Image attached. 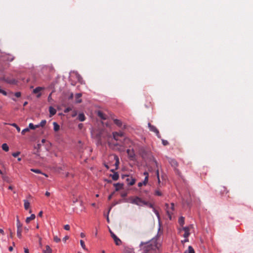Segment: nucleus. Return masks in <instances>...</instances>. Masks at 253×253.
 Segmentation results:
<instances>
[{
    "instance_id": "f257e3e1",
    "label": "nucleus",
    "mask_w": 253,
    "mask_h": 253,
    "mask_svg": "<svg viewBox=\"0 0 253 253\" xmlns=\"http://www.w3.org/2000/svg\"><path fill=\"white\" fill-rule=\"evenodd\" d=\"M113 139L116 142L112 141H108V144L110 148L112 149L117 150L119 151L122 150V147L124 146L125 141L126 139L124 138V133L120 131L119 132H113L112 133Z\"/></svg>"
},
{
    "instance_id": "f03ea898",
    "label": "nucleus",
    "mask_w": 253,
    "mask_h": 253,
    "mask_svg": "<svg viewBox=\"0 0 253 253\" xmlns=\"http://www.w3.org/2000/svg\"><path fill=\"white\" fill-rule=\"evenodd\" d=\"M161 246L158 239L153 238L146 244H143V253H157Z\"/></svg>"
},
{
    "instance_id": "7ed1b4c3",
    "label": "nucleus",
    "mask_w": 253,
    "mask_h": 253,
    "mask_svg": "<svg viewBox=\"0 0 253 253\" xmlns=\"http://www.w3.org/2000/svg\"><path fill=\"white\" fill-rule=\"evenodd\" d=\"M126 202L138 206L142 204V199L137 196L130 197L126 200Z\"/></svg>"
},
{
    "instance_id": "20e7f679",
    "label": "nucleus",
    "mask_w": 253,
    "mask_h": 253,
    "mask_svg": "<svg viewBox=\"0 0 253 253\" xmlns=\"http://www.w3.org/2000/svg\"><path fill=\"white\" fill-rule=\"evenodd\" d=\"M166 207L167 212L168 214L169 215V218H171L170 215H171V214L172 213V211L174 210V205L173 203H172L170 204V207H169V205L168 204H166Z\"/></svg>"
},
{
    "instance_id": "39448f33",
    "label": "nucleus",
    "mask_w": 253,
    "mask_h": 253,
    "mask_svg": "<svg viewBox=\"0 0 253 253\" xmlns=\"http://www.w3.org/2000/svg\"><path fill=\"white\" fill-rule=\"evenodd\" d=\"M109 232L116 245L117 246L120 245L122 244L121 240L111 230H109Z\"/></svg>"
},
{
    "instance_id": "423d86ee",
    "label": "nucleus",
    "mask_w": 253,
    "mask_h": 253,
    "mask_svg": "<svg viewBox=\"0 0 253 253\" xmlns=\"http://www.w3.org/2000/svg\"><path fill=\"white\" fill-rule=\"evenodd\" d=\"M148 127L150 131L155 132L158 138H161V135L159 131L155 126L152 125L150 123H148Z\"/></svg>"
},
{
    "instance_id": "0eeeda50",
    "label": "nucleus",
    "mask_w": 253,
    "mask_h": 253,
    "mask_svg": "<svg viewBox=\"0 0 253 253\" xmlns=\"http://www.w3.org/2000/svg\"><path fill=\"white\" fill-rule=\"evenodd\" d=\"M143 206H146V207L148 208H152L153 210V211L156 213V214L159 216V213L156 210L155 208L154 207V205L152 203L149 202H145L143 201Z\"/></svg>"
},
{
    "instance_id": "6e6552de",
    "label": "nucleus",
    "mask_w": 253,
    "mask_h": 253,
    "mask_svg": "<svg viewBox=\"0 0 253 253\" xmlns=\"http://www.w3.org/2000/svg\"><path fill=\"white\" fill-rule=\"evenodd\" d=\"M113 121L115 125H116L119 127L121 128L122 129H125L126 128V125L125 124L123 125L122 122L121 120L115 119H113Z\"/></svg>"
},
{
    "instance_id": "1a4fd4ad",
    "label": "nucleus",
    "mask_w": 253,
    "mask_h": 253,
    "mask_svg": "<svg viewBox=\"0 0 253 253\" xmlns=\"http://www.w3.org/2000/svg\"><path fill=\"white\" fill-rule=\"evenodd\" d=\"M144 158H147L149 159L150 160H152L155 164L157 163L156 161L154 159L153 156H152L151 152L146 153L143 150V159Z\"/></svg>"
},
{
    "instance_id": "9d476101",
    "label": "nucleus",
    "mask_w": 253,
    "mask_h": 253,
    "mask_svg": "<svg viewBox=\"0 0 253 253\" xmlns=\"http://www.w3.org/2000/svg\"><path fill=\"white\" fill-rule=\"evenodd\" d=\"M110 158L115 161V166H116V169H117L120 164L119 158L118 156L116 155H112L110 156Z\"/></svg>"
},
{
    "instance_id": "9b49d317",
    "label": "nucleus",
    "mask_w": 253,
    "mask_h": 253,
    "mask_svg": "<svg viewBox=\"0 0 253 253\" xmlns=\"http://www.w3.org/2000/svg\"><path fill=\"white\" fill-rule=\"evenodd\" d=\"M182 229L184 231L183 237L185 238H188L190 235V227H183Z\"/></svg>"
},
{
    "instance_id": "f8f14e48",
    "label": "nucleus",
    "mask_w": 253,
    "mask_h": 253,
    "mask_svg": "<svg viewBox=\"0 0 253 253\" xmlns=\"http://www.w3.org/2000/svg\"><path fill=\"white\" fill-rule=\"evenodd\" d=\"M168 160L169 163L172 167H174V168H176L178 166V163L175 160L173 159L169 158Z\"/></svg>"
},
{
    "instance_id": "ddd939ff",
    "label": "nucleus",
    "mask_w": 253,
    "mask_h": 253,
    "mask_svg": "<svg viewBox=\"0 0 253 253\" xmlns=\"http://www.w3.org/2000/svg\"><path fill=\"white\" fill-rule=\"evenodd\" d=\"M123 252L124 253H134L133 249L128 247H125Z\"/></svg>"
},
{
    "instance_id": "4468645a",
    "label": "nucleus",
    "mask_w": 253,
    "mask_h": 253,
    "mask_svg": "<svg viewBox=\"0 0 253 253\" xmlns=\"http://www.w3.org/2000/svg\"><path fill=\"white\" fill-rule=\"evenodd\" d=\"M126 181H127V184L128 185H133L135 182V179L133 178L132 177H127L126 178Z\"/></svg>"
},
{
    "instance_id": "2eb2a0df",
    "label": "nucleus",
    "mask_w": 253,
    "mask_h": 253,
    "mask_svg": "<svg viewBox=\"0 0 253 253\" xmlns=\"http://www.w3.org/2000/svg\"><path fill=\"white\" fill-rule=\"evenodd\" d=\"M114 186L115 187L116 191H118L123 188V184L120 183H114Z\"/></svg>"
},
{
    "instance_id": "dca6fc26",
    "label": "nucleus",
    "mask_w": 253,
    "mask_h": 253,
    "mask_svg": "<svg viewBox=\"0 0 253 253\" xmlns=\"http://www.w3.org/2000/svg\"><path fill=\"white\" fill-rule=\"evenodd\" d=\"M127 153L128 156V157L131 159L133 160L134 158V154L133 153V151L132 150H131L130 149L127 150Z\"/></svg>"
},
{
    "instance_id": "f3484780",
    "label": "nucleus",
    "mask_w": 253,
    "mask_h": 253,
    "mask_svg": "<svg viewBox=\"0 0 253 253\" xmlns=\"http://www.w3.org/2000/svg\"><path fill=\"white\" fill-rule=\"evenodd\" d=\"M49 112L50 113V116L54 115L56 113V110L53 107L50 106L49 107Z\"/></svg>"
},
{
    "instance_id": "a211bd4d",
    "label": "nucleus",
    "mask_w": 253,
    "mask_h": 253,
    "mask_svg": "<svg viewBox=\"0 0 253 253\" xmlns=\"http://www.w3.org/2000/svg\"><path fill=\"white\" fill-rule=\"evenodd\" d=\"M143 175H145V178L143 180V186H145L148 183V173L146 172H143Z\"/></svg>"
},
{
    "instance_id": "6ab92c4d",
    "label": "nucleus",
    "mask_w": 253,
    "mask_h": 253,
    "mask_svg": "<svg viewBox=\"0 0 253 253\" xmlns=\"http://www.w3.org/2000/svg\"><path fill=\"white\" fill-rule=\"evenodd\" d=\"M82 96V94L81 93H77L75 95V98H76V103H81L82 102V99H81V97Z\"/></svg>"
},
{
    "instance_id": "aec40b11",
    "label": "nucleus",
    "mask_w": 253,
    "mask_h": 253,
    "mask_svg": "<svg viewBox=\"0 0 253 253\" xmlns=\"http://www.w3.org/2000/svg\"><path fill=\"white\" fill-rule=\"evenodd\" d=\"M98 116L101 119L105 120L106 119V115L101 111H99L97 113Z\"/></svg>"
},
{
    "instance_id": "412c9836",
    "label": "nucleus",
    "mask_w": 253,
    "mask_h": 253,
    "mask_svg": "<svg viewBox=\"0 0 253 253\" xmlns=\"http://www.w3.org/2000/svg\"><path fill=\"white\" fill-rule=\"evenodd\" d=\"M35 217L36 216L34 214H31L30 216L26 218V222L27 223H29L31 220L34 219L35 218Z\"/></svg>"
},
{
    "instance_id": "4be33fe9",
    "label": "nucleus",
    "mask_w": 253,
    "mask_h": 253,
    "mask_svg": "<svg viewBox=\"0 0 253 253\" xmlns=\"http://www.w3.org/2000/svg\"><path fill=\"white\" fill-rule=\"evenodd\" d=\"M110 176L114 180H117L119 177V175L117 172H115L113 174H110Z\"/></svg>"
},
{
    "instance_id": "5701e85b",
    "label": "nucleus",
    "mask_w": 253,
    "mask_h": 253,
    "mask_svg": "<svg viewBox=\"0 0 253 253\" xmlns=\"http://www.w3.org/2000/svg\"><path fill=\"white\" fill-rule=\"evenodd\" d=\"M78 119L80 121L83 122V121H84L85 120V117L83 113H80V114H79V115L78 116Z\"/></svg>"
},
{
    "instance_id": "b1692460",
    "label": "nucleus",
    "mask_w": 253,
    "mask_h": 253,
    "mask_svg": "<svg viewBox=\"0 0 253 253\" xmlns=\"http://www.w3.org/2000/svg\"><path fill=\"white\" fill-rule=\"evenodd\" d=\"M43 89L44 88L42 87H37L33 90V92L35 94L39 93L41 91H42Z\"/></svg>"
},
{
    "instance_id": "393cba45",
    "label": "nucleus",
    "mask_w": 253,
    "mask_h": 253,
    "mask_svg": "<svg viewBox=\"0 0 253 253\" xmlns=\"http://www.w3.org/2000/svg\"><path fill=\"white\" fill-rule=\"evenodd\" d=\"M24 208H25V210H27L29 208V207H30V204L26 200H24Z\"/></svg>"
},
{
    "instance_id": "a878e982",
    "label": "nucleus",
    "mask_w": 253,
    "mask_h": 253,
    "mask_svg": "<svg viewBox=\"0 0 253 253\" xmlns=\"http://www.w3.org/2000/svg\"><path fill=\"white\" fill-rule=\"evenodd\" d=\"M53 125L54 126V130L55 131H58L60 129L59 125L56 122H53Z\"/></svg>"
},
{
    "instance_id": "bb28decb",
    "label": "nucleus",
    "mask_w": 253,
    "mask_h": 253,
    "mask_svg": "<svg viewBox=\"0 0 253 253\" xmlns=\"http://www.w3.org/2000/svg\"><path fill=\"white\" fill-rule=\"evenodd\" d=\"M194 250L191 246H189L188 250H186L184 253H194Z\"/></svg>"
},
{
    "instance_id": "cd10ccee",
    "label": "nucleus",
    "mask_w": 253,
    "mask_h": 253,
    "mask_svg": "<svg viewBox=\"0 0 253 253\" xmlns=\"http://www.w3.org/2000/svg\"><path fill=\"white\" fill-rule=\"evenodd\" d=\"M22 228H17V236L19 238H21V237H22Z\"/></svg>"
},
{
    "instance_id": "c85d7f7f",
    "label": "nucleus",
    "mask_w": 253,
    "mask_h": 253,
    "mask_svg": "<svg viewBox=\"0 0 253 253\" xmlns=\"http://www.w3.org/2000/svg\"><path fill=\"white\" fill-rule=\"evenodd\" d=\"M178 223L180 225L183 227V226L184 224V218L182 216L179 217L178 219Z\"/></svg>"
},
{
    "instance_id": "c756f323",
    "label": "nucleus",
    "mask_w": 253,
    "mask_h": 253,
    "mask_svg": "<svg viewBox=\"0 0 253 253\" xmlns=\"http://www.w3.org/2000/svg\"><path fill=\"white\" fill-rule=\"evenodd\" d=\"M2 179L4 181H6V182H7L8 183H10L11 182V181L10 180L9 177L8 176H7V175H2Z\"/></svg>"
},
{
    "instance_id": "7c9ffc66",
    "label": "nucleus",
    "mask_w": 253,
    "mask_h": 253,
    "mask_svg": "<svg viewBox=\"0 0 253 253\" xmlns=\"http://www.w3.org/2000/svg\"><path fill=\"white\" fill-rule=\"evenodd\" d=\"M2 149L3 151H5V152H7L9 150V147L7 145L6 143H3L2 145Z\"/></svg>"
},
{
    "instance_id": "2f4dec72",
    "label": "nucleus",
    "mask_w": 253,
    "mask_h": 253,
    "mask_svg": "<svg viewBox=\"0 0 253 253\" xmlns=\"http://www.w3.org/2000/svg\"><path fill=\"white\" fill-rule=\"evenodd\" d=\"M31 170L34 172H35L37 173L42 174H44L45 176H47L46 174L42 173V171L39 169H31Z\"/></svg>"
},
{
    "instance_id": "473e14b6",
    "label": "nucleus",
    "mask_w": 253,
    "mask_h": 253,
    "mask_svg": "<svg viewBox=\"0 0 253 253\" xmlns=\"http://www.w3.org/2000/svg\"><path fill=\"white\" fill-rule=\"evenodd\" d=\"M44 253H52V250L49 246H45V250H44Z\"/></svg>"
},
{
    "instance_id": "72a5a7b5",
    "label": "nucleus",
    "mask_w": 253,
    "mask_h": 253,
    "mask_svg": "<svg viewBox=\"0 0 253 253\" xmlns=\"http://www.w3.org/2000/svg\"><path fill=\"white\" fill-rule=\"evenodd\" d=\"M29 128L32 129H35L36 128L39 127V126L38 125H34L32 123H30L29 125Z\"/></svg>"
},
{
    "instance_id": "f704fd0d",
    "label": "nucleus",
    "mask_w": 253,
    "mask_h": 253,
    "mask_svg": "<svg viewBox=\"0 0 253 253\" xmlns=\"http://www.w3.org/2000/svg\"><path fill=\"white\" fill-rule=\"evenodd\" d=\"M16 221H17V223H16L17 228H22V224L20 222L18 218H17Z\"/></svg>"
},
{
    "instance_id": "c9c22d12",
    "label": "nucleus",
    "mask_w": 253,
    "mask_h": 253,
    "mask_svg": "<svg viewBox=\"0 0 253 253\" xmlns=\"http://www.w3.org/2000/svg\"><path fill=\"white\" fill-rule=\"evenodd\" d=\"M46 123V121L45 120H42L40 124L39 125H38V126H40L43 127Z\"/></svg>"
},
{
    "instance_id": "e433bc0d",
    "label": "nucleus",
    "mask_w": 253,
    "mask_h": 253,
    "mask_svg": "<svg viewBox=\"0 0 253 253\" xmlns=\"http://www.w3.org/2000/svg\"><path fill=\"white\" fill-rule=\"evenodd\" d=\"M80 244H81L82 247L83 248V249H84V250H87V249H86V247H85L84 242L83 240H80Z\"/></svg>"
},
{
    "instance_id": "4c0bfd02",
    "label": "nucleus",
    "mask_w": 253,
    "mask_h": 253,
    "mask_svg": "<svg viewBox=\"0 0 253 253\" xmlns=\"http://www.w3.org/2000/svg\"><path fill=\"white\" fill-rule=\"evenodd\" d=\"M10 125H11L12 126H13L14 127H15V128H16L18 132L20 131V128L16 124L13 123V124H10Z\"/></svg>"
},
{
    "instance_id": "58836bf2",
    "label": "nucleus",
    "mask_w": 253,
    "mask_h": 253,
    "mask_svg": "<svg viewBox=\"0 0 253 253\" xmlns=\"http://www.w3.org/2000/svg\"><path fill=\"white\" fill-rule=\"evenodd\" d=\"M221 192H222V194H223L224 193H225L226 194L228 193V191L227 190L226 188L225 187H222V189H221Z\"/></svg>"
},
{
    "instance_id": "ea45409f",
    "label": "nucleus",
    "mask_w": 253,
    "mask_h": 253,
    "mask_svg": "<svg viewBox=\"0 0 253 253\" xmlns=\"http://www.w3.org/2000/svg\"><path fill=\"white\" fill-rule=\"evenodd\" d=\"M29 131V128H26L22 130L21 133L23 135H24L26 132H28Z\"/></svg>"
},
{
    "instance_id": "a19ab883",
    "label": "nucleus",
    "mask_w": 253,
    "mask_h": 253,
    "mask_svg": "<svg viewBox=\"0 0 253 253\" xmlns=\"http://www.w3.org/2000/svg\"><path fill=\"white\" fill-rule=\"evenodd\" d=\"M53 239L54 241L56 243H58L60 241V238H59L57 236H54Z\"/></svg>"
},
{
    "instance_id": "79ce46f5",
    "label": "nucleus",
    "mask_w": 253,
    "mask_h": 253,
    "mask_svg": "<svg viewBox=\"0 0 253 253\" xmlns=\"http://www.w3.org/2000/svg\"><path fill=\"white\" fill-rule=\"evenodd\" d=\"M162 144L164 146H166V145H168L169 144V142L167 140H164V139H162Z\"/></svg>"
},
{
    "instance_id": "37998d69",
    "label": "nucleus",
    "mask_w": 253,
    "mask_h": 253,
    "mask_svg": "<svg viewBox=\"0 0 253 253\" xmlns=\"http://www.w3.org/2000/svg\"><path fill=\"white\" fill-rule=\"evenodd\" d=\"M64 228L66 230H69L70 228V225L68 224H66V225H64Z\"/></svg>"
},
{
    "instance_id": "c03bdc74",
    "label": "nucleus",
    "mask_w": 253,
    "mask_h": 253,
    "mask_svg": "<svg viewBox=\"0 0 253 253\" xmlns=\"http://www.w3.org/2000/svg\"><path fill=\"white\" fill-rule=\"evenodd\" d=\"M0 93H2L3 95H4L5 96L7 95V92L5 91H4L0 88Z\"/></svg>"
},
{
    "instance_id": "a18cd8bd",
    "label": "nucleus",
    "mask_w": 253,
    "mask_h": 253,
    "mask_svg": "<svg viewBox=\"0 0 253 253\" xmlns=\"http://www.w3.org/2000/svg\"><path fill=\"white\" fill-rule=\"evenodd\" d=\"M19 154H20V152H16V153H13L12 154V155L14 157L16 158V157H17Z\"/></svg>"
},
{
    "instance_id": "49530a36",
    "label": "nucleus",
    "mask_w": 253,
    "mask_h": 253,
    "mask_svg": "<svg viewBox=\"0 0 253 253\" xmlns=\"http://www.w3.org/2000/svg\"><path fill=\"white\" fill-rule=\"evenodd\" d=\"M72 110V108L71 107H68L66 108L64 110L65 113H68L69 111H70Z\"/></svg>"
},
{
    "instance_id": "de8ad7c7",
    "label": "nucleus",
    "mask_w": 253,
    "mask_h": 253,
    "mask_svg": "<svg viewBox=\"0 0 253 253\" xmlns=\"http://www.w3.org/2000/svg\"><path fill=\"white\" fill-rule=\"evenodd\" d=\"M15 96L17 97H20L21 96V93L20 92H16L15 93Z\"/></svg>"
},
{
    "instance_id": "09e8293b",
    "label": "nucleus",
    "mask_w": 253,
    "mask_h": 253,
    "mask_svg": "<svg viewBox=\"0 0 253 253\" xmlns=\"http://www.w3.org/2000/svg\"><path fill=\"white\" fill-rule=\"evenodd\" d=\"M155 194L157 196H161L162 193L160 191L157 190V191H156Z\"/></svg>"
},
{
    "instance_id": "8fccbe9b",
    "label": "nucleus",
    "mask_w": 253,
    "mask_h": 253,
    "mask_svg": "<svg viewBox=\"0 0 253 253\" xmlns=\"http://www.w3.org/2000/svg\"><path fill=\"white\" fill-rule=\"evenodd\" d=\"M127 193H126V192H122V193H121V196H122V197H126V196H127Z\"/></svg>"
},
{
    "instance_id": "3c124183",
    "label": "nucleus",
    "mask_w": 253,
    "mask_h": 253,
    "mask_svg": "<svg viewBox=\"0 0 253 253\" xmlns=\"http://www.w3.org/2000/svg\"><path fill=\"white\" fill-rule=\"evenodd\" d=\"M183 204L184 205H187V206H189V204H190V202L189 201H184V200L183 201Z\"/></svg>"
},
{
    "instance_id": "603ef678",
    "label": "nucleus",
    "mask_w": 253,
    "mask_h": 253,
    "mask_svg": "<svg viewBox=\"0 0 253 253\" xmlns=\"http://www.w3.org/2000/svg\"><path fill=\"white\" fill-rule=\"evenodd\" d=\"M156 174H157V178H158V182H160V178H159V171H158V170H157L156 171Z\"/></svg>"
},
{
    "instance_id": "864d4df0",
    "label": "nucleus",
    "mask_w": 253,
    "mask_h": 253,
    "mask_svg": "<svg viewBox=\"0 0 253 253\" xmlns=\"http://www.w3.org/2000/svg\"><path fill=\"white\" fill-rule=\"evenodd\" d=\"M41 147V145L40 144H38L35 147V149H40Z\"/></svg>"
},
{
    "instance_id": "5fc2aeb1",
    "label": "nucleus",
    "mask_w": 253,
    "mask_h": 253,
    "mask_svg": "<svg viewBox=\"0 0 253 253\" xmlns=\"http://www.w3.org/2000/svg\"><path fill=\"white\" fill-rule=\"evenodd\" d=\"M6 81L10 84H14L15 83V80L8 81L6 80Z\"/></svg>"
},
{
    "instance_id": "6e6d98bb",
    "label": "nucleus",
    "mask_w": 253,
    "mask_h": 253,
    "mask_svg": "<svg viewBox=\"0 0 253 253\" xmlns=\"http://www.w3.org/2000/svg\"><path fill=\"white\" fill-rule=\"evenodd\" d=\"M13 232L10 230V234H9V237L10 238H13Z\"/></svg>"
},
{
    "instance_id": "4d7b16f0",
    "label": "nucleus",
    "mask_w": 253,
    "mask_h": 253,
    "mask_svg": "<svg viewBox=\"0 0 253 253\" xmlns=\"http://www.w3.org/2000/svg\"><path fill=\"white\" fill-rule=\"evenodd\" d=\"M69 239V237L68 236H65L63 239V240L64 241V242H66L67 240H68Z\"/></svg>"
},
{
    "instance_id": "13d9d810",
    "label": "nucleus",
    "mask_w": 253,
    "mask_h": 253,
    "mask_svg": "<svg viewBox=\"0 0 253 253\" xmlns=\"http://www.w3.org/2000/svg\"><path fill=\"white\" fill-rule=\"evenodd\" d=\"M77 112L76 111H74L73 114L72 115V116L73 117H75L77 115Z\"/></svg>"
},
{
    "instance_id": "bf43d9fd",
    "label": "nucleus",
    "mask_w": 253,
    "mask_h": 253,
    "mask_svg": "<svg viewBox=\"0 0 253 253\" xmlns=\"http://www.w3.org/2000/svg\"><path fill=\"white\" fill-rule=\"evenodd\" d=\"M25 253H29V250L27 248H24Z\"/></svg>"
},
{
    "instance_id": "052dcab7",
    "label": "nucleus",
    "mask_w": 253,
    "mask_h": 253,
    "mask_svg": "<svg viewBox=\"0 0 253 253\" xmlns=\"http://www.w3.org/2000/svg\"><path fill=\"white\" fill-rule=\"evenodd\" d=\"M50 193H49V192H47V191H46V192H45V195L46 196H47V197L49 196H50Z\"/></svg>"
},
{
    "instance_id": "680f3d73",
    "label": "nucleus",
    "mask_w": 253,
    "mask_h": 253,
    "mask_svg": "<svg viewBox=\"0 0 253 253\" xmlns=\"http://www.w3.org/2000/svg\"><path fill=\"white\" fill-rule=\"evenodd\" d=\"M0 234L4 235V231L0 228Z\"/></svg>"
},
{
    "instance_id": "e2e57ef3",
    "label": "nucleus",
    "mask_w": 253,
    "mask_h": 253,
    "mask_svg": "<svg viewBox=\"0 0 253 253\" xmlns=\"http://www.w3.org/2000/svg\"><path fill=\"white\" fill-rule=\"evenodd\" d=\"M188 241V238H185L184 240L182 241V243H185Z\"/></svg>"
},
{
    "instance_id": "0e129e2a",
    "label": "nucleus",
    "mask_w": 253,
    "mask_h": 253,
    "mask_svg": "<svg viewBox=\"0 0 253 253\" xmlns=\"http://www.w3.org/2000/svg\"><path fill=\"white\" fill-rule=\"evenodd\" d=\"M51 99V93H50L48 97V101H50Z\"/></svg>"
},
{
    "instance_id": "69168bd1",
    "label": "nucleus",
    "mask_w": 253,
    "mask_h": 253,
    "mask_svg": "<svg viewBox=\"0 0 253 253\" xmlns=\"http://www.w3.org/2000/svg\"><path fill=\"white\" fill-rule=\"evenodd\" d=\"M8 250L10 252H12L13 251V247H9L8 248Z\"/></svg>"
},
{
    "instance_id": "338daca9",
    "label": "nucleus",
    "mask_w": 253,
    "mask_h": 253,
    "mask_svg": "<svg viewBox=\"0 0 253 253\" xmlns=\"http://www.w3.org/2000/svg\"><path fill=\"white\" fill-rule=\"evenodd\" d=\"M42 211H41L39 213L38 215H39V216H42Z\"/></svg>"
},
{
    "instance_id": "774afa93",
    "label": "nucleus",
    "mask_w": 253,
    "mask_h": 253,
    "mask_svg": "<svg viewBox=\"0 0 253 253\" xmlns=\"http://www.w3.org/2000/svg\"><path fill=\"white\" fill-rule=\"evenodd\" d=\"M138 185L139 187H141L142 186V182H140L138 183Z\"/></svg>"
}]
</instances>
